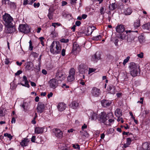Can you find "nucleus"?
Returning <instances> with one entry per match:
<instances>
[{"instance_id":"c9c22d12","label":"nucleus","mask_w":150,"mask_h":150,"mask_svg":"<svg viewBox=\"0 0 150 150\" xmlns=\"http://www.w3.org/2000/svg\"><path fill=\"white\" fill-rule=\"evenodd\" d=\"M134 26L135 28H137L140 26V20L139 19L137 20L134 24Z\"/></svg>"},{"instance_id":"79ce46f5","label":"nucleus","mask_w":150,"mask_h":150,"mask_svg":"<svg viewBox=\"0 0 150 150\" xmlns=\"http://www.w3.org/2000/svg\"><path fill=\"white\" fill-rule=\"evenodd\" d=\"M4 136L5 137H8V138H9L10 139H12V137L10 134H9L8 133H5L4 134Z\"/></svg>"},{"instance_id":"0e129e2a","label":"nucleus","mask_w":150,"mask_h":150,"mask_svg":"<svg viewBox=\"0 0 150 150\" xmlns=\"http://www.w3.org/2000/svg\"><path fill=\"white\" fill-rule=\"evenodd\" d=\"M5 63L6 64H8L10 62L9 60L7 59H6L5 61Z\"/></svg>"},{"instance_id":"b1692460","label":"nucleus","mask_w":150,"mask_h":150,"mask_svg":"<svg viewBox=\"0 0 150 150\" xmlns=\"http://www.w3.org/2000/svg\"><path fill=\"white\" fill-rule=\"evenodd\" d=\"M142 148L144 149L150 150V143L145 142L142 144Z\"/></svg>"},{"instance_id":"9d476101","label":"nucleus","mask_w":150,"mask_h":150,"mask_svg":"<svg viewBox=\"0 0 150 150\" xmlns=\"http://www.w3.org/2000/svg\"><path fill=\"white\" fill-rule=\"evenodd\" d=\"M45 107L44 104L42 103L38 102L37 108V112L38 113H41L44 110Z\"/></svg>"},{"instance_id":"2eb2a0df","label":"nucleus","mask_w":150,"mask_h":150,"mask_svg":"<svg viewBox=\"0 0 150 150\" xmlns=\"http://www.w3.org/2000/svg\"><path fill=\"white\" fill-rule=\"evenodd\" d=\"M65 75L64 73L61 71H58L56 74V77L60 80H63L64 79Z\"/></svg>"},{"instance_id":"a211bd4d","label":"nucleus","mask_w":150,"mask_h":150,"mask_svg":"<svg viewBox=\"0 0 150 150\" xmlns=\"http://www.w3.org/2000/svg\"><path fill=\"white\" fill-rule=\"evenodd\" d=\"M101 103L103 107H107L110 105L111 103V102L110 100H103L101 101Z\"/></svg>"},{"instance_id":"7c9ffc66","label":"nucleus","mask_w":150,"mask_h":150,"mask_svg":"<svg viewBox=\"0 0 150 150\" xmlns=\"http://www.w3.org/2000/svg\"><path fill=\"white\" fill-rule=\"evenodd\" d=\"M2 2L3 4H8L14 7L15 5L13 2H10L9 0H2Z\"/></svg>"},{"instance_id":"5fc2aeb1","label":"nucleus","mask_w":150,"mask_h":150,"mask_svg":"<svg viewBox=\"0 0 150 150\" xmlns=\"http://www.w3.org/2000/svg\"><path fill=\"white\" fill-rule=\"evenodd\" d=\"M137 56L140 58H142L143 57V54L142 52L137 54Z\"/></svg>"},{"instance_id":"09e8293b","label":"nucleus","mask_w":150,"mask_h":150,"mask_svg":"<svg viewBox=\"0 0 150 150\" xmlns=\"http://www.w3.org/2000/svg\"><path fill=\"white\" fill-rule=\"evenodd\" d=\"M33 6L35 8H38L40 6V4L39 2L37 3H34Z\"/></svg>"},{"instance_id":"680f3d73","label":"nucleus","mask_w":150,"mask_h":150,"mask_svg":"<svg viewBox=\"0 0 150 150\" xmlns=\"http://www.w3.org/2000/svg\"><path fill=\"white\" fill-rule=\"evenodd\" d=\"M30 82L31 85L32 86L35 87L36 86L35 83L33 82L30 81Z\"/></svg>"},{"instance_id":"f8f14e48","label":"nucleus","mask_w":150,"mask_h":150,"mask_svg":"<svg viewBox=\"0 0 150 150\" xmlns=\"http://www.w3.org/2000/svg\"><path fill=\"white\" fill-rule=\"evenodd\" d=\"M91 93L94 96L98 97L100 93V90L96 87H93L91 91Z\"/></svg>"},{"instance_id":"338daca9","label":"nucleus","mask_w":150,"mask_h":150,"mask_svg":"<svg viewBox=\"0 0 150 150\" xmlns=\"http://www.w3.org/2000/svg\"><path fill=\"white\" fill-rule=\"evenodd\" d=\"M42 73L44 75H46L47 74V71L45 69H43L42 70Z\"/></svg>"},{"instance_id":"a19ab883","label":"nucleus","mask_w":150,"mask_h":150,"mask_svg":"<svg viewBox=\"0 0 150 150\" xmlns=\"http://www.w3.org/2000/svg\"><path fill=\"white\" fill-rule=\"evenodd\" d=\"M126 36L125 35H124L122 34H120L119 37V38L122 40H124L126 39Z\"/></svg>"},{"instance_id":"1a4fd4ad","label":"nucleus","mask_w":150,"mask_h":150,"mask_svg":"<svg viewBox=\"0 0 150 150\" xmlns=\"http://www.w3.org/2000/svg\"><path fill=\"white\" fill-rule=\"evenodd\" d=\"M4 32L7 33H11L16 31L15 28L13 26V24L11 25L5 26Z\"/></svg>"},{"instance_id":"473e14b6","label":"nucleus","mask_w":150,"mask_h":150,"mask_svg":"<svg viewBox=\"0 0 150 150\" xmlns=\"http://www.w3.org/2000/svg\"><path fill=\"white\" fill-rule=\"evenodd\" d=\"M43 132V129L42 128L36 127L35 130V132L37 134H40Z\"/></svg>"},{"instance_id":"dca6fc26","label":"nucleus","mask_w":150,"mask_h":150,"mask_svg":"<svg viewBox=\"0 0 150 150\" xmlns=\"http://www.w3.org/2000/svg\"><path fill=\"white\" fill-rule=\"evenodd\" d=\"M125 30V28L124 25H117L116 28V30L119 33H121L123 32Z\"/></svg>"},{"instance_id":"c756f323","label":"nucleus","mask_w":150,"mask_h":150,"mask_svg":"<svg viewBox=\"0 0 150 150\" xmlns=\"http://www.w3.org/2000/svg\"><path fill=\"white\" fill-rule=\"evenodd\" d=\"M23 81L25 82V87H27L28 88H29L30 86V85L28 83V81L26 77L25 76H23Z\"/></svg>"},{"instance_id":"a878e982","label":"nucleus","mask_w":150,"mask_h":150,"mask_svg":"<svg viewBox=\"0 0 150 150\" xmlns=\"http://www.w3.org/2000/svg\"><path fill=\"white\" fill-rule=\"evenodd\" d=\"M115 115L117 117H120L122 115V111L120 109H117L115 111Z\"/></svg>"},{"instance_id":"c03bdc74","label":"nucleus","mask_w":150,"mask_h":150,"mask_svg":"<svg viewBox=\"0 0 150 150\" xmlns=\"http://www.w3.org/2000/svg\"><path fill=\"white\" fill-rule=\"evenodd\" d=\"M100 13L101 14H103L105 13L104 8L103 7H101L100 9Z\"/></svg>"},{"instance_id":"e433bc0d","label":"nucleus","mask_w":150,"mask_h":150,"mask_svg":"<svg viewBox=\"0 0 150 150\" xmlns=\"http://www.w3.org/2000/svg\"><path fill=\"white\" fill-rule=\"evenodd\" d=\"M101 37H102L100 35H99L93 37L92 39L93 40L98 41V40H100Z\"/></svg>"},{"instance_id":"69168bd1","label":"nucleus","mask_w":150,"mask_h":150,"mask_svg":"<svg viewBox=\"0 0 150 150\" xmlns=\"http://www.w3.org/2000/svg\"><path fill=\"white\" fill-rule=\"evenodd\" d=\"M35 136H32L31 139V141L33 142H35Z\"/></svg>"},{"instance_id":"7ed1b4c3","label":"nucleus","mask_w":150,"mask_h":150,"mask_svg":"<svg viewBox=\"0 0 150 150\" xmlns=\"http://www.w3.org/2000/svg\"><path fill=\"white\" fill-rule=\"evenodd\" d=\"M129 68L130 70L131 75L133 77L137 75L140 73L139 67L136 64L132 62L130 63Z\"/></svg>"},{"instance_id":"37998d69","label":"nucleus","mask_w":150,"mask_h":150,"mask_svg":"<svg viewBox=\"0 0 150 150\" xmlns=\"http://www.w3.org/2000/svg\"><path fill=\"white\" fill-rule=\"evenodd\" d=\"M68 39H65L64 38H62L60 40V41L62 42L67 43L69 41Z\"/></svg>"},{"instance_id":"f704fd0d","label":"nucleus","mask_w":150,"mask_h":150,"mask_svg":"<svg viewBox=\"0 0 150 150\" xmlns=\"http://www.w3.org/2000/svg\"><path fill=\"white\" fill-rule=\"evenodd\" d=\"M143 28L146 30L150 29V23H147L144 24L142 26Z\"/></svg>"},{"instance_id":"774afa93","label":"nucleus","mask_w":150,"mask_h":150,"mask_svg":"<svg viewBox=\"0 0 150 150\" xmlns=\"http://www.w3.org/2000/svg\"><path fill=\"white\" fill-rule=\"evenodd\" d=\"M67 4V2L65 1H63L62 2V6H64L66 5Z\"/></svg>"},{"instance_id":"4468645a","label":"nucleus","mask_w":150,"mask_h":150,"mask_svg":"<svg viewBox=\"0 0 150 150\" xmlns=\"http://www.w3.org/2000/svg\"><path fill=\"white\" fill-rule=\"evenodd\" d=\"M80 50V47L79 45L76 43H74L73 44V48L72 50V52L74 54L79 52Z\"/></svg>"},{"instance_id":"6e6552de","label":"nucleus","mask_w":150,"mask_h":150,"mask_svg":"<svg viewBox=\"0 0 150 150\" xmlns=\"http://www.w3.org/2000/svg\"><path fill=\"white\" fill-rule=\"evenodd\" d=\"M50 87L52 88H55L58 86V82L57 80L55 79H51L49 82Z\"/></svg>"},{"instance_id":"393cba45","label":"nucleus","mask_w":150,"mask_h":150,"mask_svg":"<svg viewBox=\"0 0 150 150\" xmlns=\"http://www.w3.org/2000/svg\"><path fill=\"white\" fill-rule=\"evenodd\" d=\"M90 117V119L91 118V120H93L96 119H97L98 116L96 113L93 111H91Z\"/></svg>"},{"instance_id":"c85d7f7f","label":"nucleus","mask_w":150,"mask_h":150,"mask_svg":"<svg viewBox=\"0 0 150 150\" xmlns=\"http://www.w3.org/2000/svg\"><path fill=\"white\" fill-rule=\"evenodd\" d=\"M35 1V0H24L23 5H26L27 4L31 5Z\"/></svg>"},{"instance_id":"412c9836","label":"nucleus","mask_w":150,"mask_h":150,"mask_svg":"<svg viewBox=\"0 0 150 150\" xmlns=\"http://www.w3.org/2000/svg\"><path fill=\"white\" fill-rule=\"evenodd\" d=\"M132 140L130 137L127 138L126 139V142L123 145V147L125 148H126L129 147V146L131 144V142Z\"/></svg>"},{"instance_id":"cd10ccee","label":"nucleus","mask_w":150,"mask_h":150,"mask_svg":"<svg viewBox=\"0 0 150 150\" xmlns=\"http://www.w3.org/2000/svg\"><path fill=\"white\" fill-rule=\"evenodd\" d=\"M117 4L115 3L110 4L109 6V8L110 11H113L117 7Z\"/></svg>"},{"instance_id":"9b49d317","label":"nucleus","mask_w":150,"mask_h":150,"mask_svg":"<svg viewBox=\"0 0 150 150\" xmlns=\"http://www.w3.org/2000/svg\"><path fill=\"white\" fill-rule=\"evenodd\" d=\"M53 132L55 136L57 138H62L63 137V133L60 129H55L53 130Z\"/></svg>"},{"instance_id":"bf43d9fd","label":"nucleus","mask_w":150,"mask_h":150,"mask_svg":"<svg viewBox=\"0 0 150 150\" xmlns=\"http://www.w3.org/2000/svg\"><path fill=\"white\" fill-rule=\"evenodd\" d=\"M77 0H71V4H74L76 3Z\"/></svg>"},{"instance_id":"f3484780","label":"nucleus","mask_w":150,"mask_h":150,"mask_svg":"<svg viewBox=\"0 0 150 150\" xmlns=\"http://www.w3.org/2000/svg\"><path fill=\"white\" fill-rule=\"evenodd\" d=\"M66 107L65 104L63 103H60L58 104L57 108L59 111H62L65 110Z\"/></svg>"},{"instance_id":"6ab92c4d","label":"nucleus","mask_w":150,"mask_h":150,"mask_svg":"<svg viewBox=\"0 0 150 150\" xmlns=\"http://www.w3.org/2000/svg\"><path fill=\"white\" fill-rule=\"evenodd\" d=\"M108 90L112 94H114L116 92L115 87L112 85H110L108 88Z\"/></svg>"},{"instance_id":"603ef678","label":"nucleus","mask_w":150,"mask_h":150,"mask_svg":"<svg viewBox=\"0 0 150 150\" xmlns=\"http://www.w3.org/2000/svg\"><path fill=\"white\" fill-rule=\"evenodd\" d=\"M21 106L24 109V110L25 112L27 110V108H25V105L24 104V103L23 104L21 105Z\"/></svg>"},{"instance_id":"4d7b16f0","label":"nucleus","mask_w":150,"mask_h":150,"mask_svg":"<svg viewBox=\"0 0 150 150\" xmlns=\"http://www.w3.org/2000/svg\"><path fill=\"white\" fill-rule=\"evenodd\" d=\"M62 87L64 88H68L69 87V86L66 85V84L65 83H64L62 85Z\"/></svg>"},{"instance_id":"0eeeda50","label":"nucleus","mask_w":150,"mask_h":150,"mask_svg":"<svg viewBox=\"0 0 150 150\" xmlns=\"http://www.w3.org/2000/svg\"><path fill=\"white\" fill-rule=\"evenodd\" d=\"M79 70L80 73L81 74H87L88 71L87 68L83 64H81L79 65Z\"/></svg>"},{"instance_id":"39448f33","label":"nucleus","mask_w":150,"mask_h":150,"mask_svg":"<svg viewBox=\"0 0 150 150\" xmlns=\"http://www.w3.org/2000/svg\"><path fill=\"white\" fill-rule=\"evenodd\" d=\"M19 30L24 33H28L30 32V28L27 24H21L19 25Z\"/></svg>"},{"instance_id":"a18cd8bd","label":"nucleus","mask_w":150,"mask_h":150,"mask_svg":"<svg viewBox=\"0 0 150 150\" xmlns=\"http://www.w3.org/2000/svg\"><path fill=\"white\" fill-rule=\"evenodd\" d=\"M39 39L40 40L41 44L43 46H44V42L43 41V40L44 39V38L42 37H40L39 38Z\"/></svg>"},{"instance_id":"6e6d98bb","label":"nucleus","mask_w":150,"mask_h":150,"mask_svg":"<svg viewBox=\"0 0 150 150\" xmlns=\"http://www.w3.org/2000/svg\"><path fill=\"white\" fill-rule=\"evenodd\" d=\"M143 38L142 36H140L138 38V39L139 40V41L140 43H141L142 42V38Z\"/></svg>"},{"instance_id":"4c0bfd02","label":"nucleus","mask_w":150,"mask_h":150,"mask_svg":"<svg viewBox=\"0 0 150 150\" xmlns=\"http://www.w3.org/2000/svg\"><path fill=\"white\" fill-rule=\"evenodd\" d=\"M72 147L75 149H77L78 150L80 149L79 145L77 144H72Z\"/></svg>"},{"instance_id":"bb28decb","label":"nucleus","mask_w":150,"mask_h":150,"mask_svg":"<svg viewBox=\"0 0 150 150\" xmlns=\"http://www.w3.org/2000/svg\"><path fill=\"white\" fill-rule=\"evenodd\" d=\"M29 141V140L28 139H24L20 143V144L23 147L26 146Z\"/></svg>"},{"instance_id":"f03ea898","label":"nucleus","mask_w":150,"mask_h":150,"mask_svg":"<svg viewBox=\"0 0 150 150\" xmlns=\"http://www.w3.org/2000/svg\"><path fill=\"white\" fill-rule=\"evenodd\" d=\"M50 48V52L53 54H56L61 52L62 47L59 42L58 41H53Z\"/></svg>"},{"instance_id":"4be33fe9","label":"nucleus","mask_w":150,"mask_h":150,"mask_svg":"<svg viewBox=\"0 0 150 150\" xmlns=\"http://www.w3.org/2000/svg\"><path fill=\"white\" fill-rule=\"evenodd\" d=\"M26 66L25 68L26 69L28 70H30L33 68V63L30 62H27L26 64Z\"/></svg>"},{"instance_id":"864d4df0","label":"nucleus","mask_w":150,"mask_h":150,"mask_svg":"<svg viewBox=\"0 0 150 150\" xmlns=\"http://www.w3.org/2000/svg\"><path fill=\"white\" fill-rule=\"evenodd\" d=\"M22 73V71L21 70H18L15 74L16 76H18Z\"/></svg>"},{"instance_id":"3c124183","label":"nucleus","mask_w":150,"mask_h":150,"mask_svg":"<svg viewBox=\"0 0 150 150\" xmlns=\"http://www.w3.org/2000/svg\"><path fill=\"white\" fill-rule=\"evenodd\" d=\"M61 54L63 56H64L65 55V50L64 49H63L61 51Z\"/></svg>"},{"instance_id":"052dcab7","label":"nucleus","mask_w":150,"mask_h":150,"mask_svg":"<svg viewBox=\"0 0 150 150\" xmlns=\"http://www.w3.org/2000/svg\"><path fill=\"white\" fill-rule=\"evenodd\" d=\"M87 127V125L85 124H84L83 126H82L81 127V129L82 130H83L84 129H86Z\"/></svg>"},{"instance_id":"5701e85b","label":"nucleus","mask_w":150,"mask_h":150,"mask_svg":"<svg viewBox=\"0 0 150 150\" xmlns=\"http://www.w3.org/2000/svg\"><path fill=\"white\" fill-rule=\"evenodd\" d=\"M132 10L130 8H125L124 11V13L125 15H130L132 12Z\"/></svg>"},{"instance_id":"f257e3e1","label":"nucleus","mask_w":150,"mask_h":150,"mask_svg":"<svg viewBox=\"0 0 150 150\" xmlns=\"http://www.w3.org/2000/svg\"><path fill=\"white\" fill-rule=\"evenodd\" d=\"M97 119L99 123L108 126H111L115 121L112 113L107 114L104 112H101L98 115Z\"/></svg>"},{"instance_id":"20e7f679","label":"nucleus","mask_w":150,"mask_h":150,"mask_svg":"<svg viewBox=\"0 0 150 150\" xmlns=\"http://www.w3.org/2000/svg\"><path fill=\"white\" fill-rule=\"evenodd\" d=\"M3 23L5 26L11 25L13 24V19L10 15L5 13L3 16Z\"/></svg>"},{"instance_id":"72a5a7b5","label":"nucleus","mask_w":150,"mask_h":150,"mask_svg":"<svg viewBox=\"0 0 150 150\" xmlns=\"http://www.w3.org/2000/svg\"><path fill=\"white\" fill-rule=\"evenodd\" d=\"M100 55L99 52H97L94 54L93 58L96 60H99L100 58Z\"/></svg>"},{"instance_id":"2f4dec72","label":"nucleus","mask_w":150,"mask_h":150,"mask_svg":"<svg viewBox=\"0 0 150 150\" xmlns=\"http://www.w3.org/2000/svg\"><path fill=\"white\" fill-rule=\"evenodd\" d=\"M72 108L74 109H76L79 106V103H78L76 102H73L71 104Z\"/></svg>"},{"instance_id":"e2e57ef3","label":"nucleus","mask_w":150,"mask_h":150,"mask_svg":"<svg viewBox=\"0 0 150 150\" xmlns=\"http://www.w3.org/2000/svg\"><path fill=\"white\" fill-rule=\"evenodd\" d=\"M53 93L52 92H50L47 95V97L48 98H50V97H52L53 95Z\"/></svg>"},{"instance_id":"aec40b11","label":"nucleus","mask_w":150,"mask_h":150,"mask_svg":"<svg viewBox=\"0 0 150 150\" xmlns=\"http://www.w3.org/2000/svg\"><path fill=\"white\" fill-rule=\"evenodd\" d=\"M96 29V27L94 26H89L87 28V35H90L92 33L93 30Z\"/></svg>"},{"instance_id":"58836bf2","label":"nucleus","mask_w":150,"mask_h":150,"mask_svg":"<svg viewBox=\"0 0 150 150\" xmlns=\"http://www.w3.org/2000/svg\"><path fill=\"white\" fill-rule=\"evenodd\" d=\"M53 16V14L52 12L49 11L48 14L47 15L49 18L50 19H52V16Z\"/></svg>"},{"instance_id":"ea45409f","label":"nucleus","mask_w":150,"mask_h":150,"mask_svg":"<svg viewBox=\"0 0 150 150\" xmlns=\"http://www.w3.org/2000/svg\"><path fill=\"white\" fill-rule=\"evenodd\" d=\"M130 58V57L129 56H128L123 61V64L124 65H125L127 63L129 60Z\"/></svg>"},{"instance_id":"49530a36","label":"nucleus","mask_w":150,"mask_h":150,"mask_svg":"<svg viewBox=\"0 0 150 150\" xmlns=\"http://www.w3.org/2000/svg\"><path fill=\"white\" fill-rule=\"evenodd\" d=\"M51 35H52V37L53 38L56 37L57 35V34L54 31H52L51 33Z\"/></svg>"},{"instance_id":"423d86ee","label":"nucleus","mask_w":150,"mask_h":150,"mask_svg":"<svg viewBox=\"0 0 150 150\" xmlns=\"http://www.w3.org/2000/svg\"><path fill=\"white\" fill-rule=\"evenodd\" d=\"M75 70L74 68L71 69L69 72V75L67 77L68 81L69 82L73 81L75 79Z\"/></svg>"},{"instance_id":"8fccbe9b","label":"nucleus","mask_w":150,"mask_h":150,"mask_svg":"<svg viewBox=\"0 0 150 150\" xmlns=\"http://www.w3.org/2000/svg\"><path fill=\"white\" fill-rule=\"evenodd\" d=\"M79 83L82 85H84L85 84V83L84 81L82 79H81L79 81Z\"/></svg>"},{"instance_id":"13d9d810","label":"nucleus","mask_w":150,"mask_h":150,"mask_svg":"<svg viewBox=\"0 0 150 150\" xmlns=\"http://www.w3.org/2000/svg\"><path fill=\"white\" fill-rule=\"evenodd\" d=\"M81 24V22L79 21H77L75 23V25L77 26H79Z\"/></svg>"},{"instance_id":"de8ad7c7","label":"nucleus","mask_w":150,"mask_h":150,"mask_svg":"<svg viewBox=\"0 0 150 150\" xmlns=\"http://www.w3.org/2000/svg\"><path fill=\"white\" fill-rule=\"evenodd\" d=\"M29 49L30 50H33V47L32 45V43L31 40H30L29 42Z\"/></svg>"},{"instance_id":"ddd939ff","label":"nucleus","mask_w":150,"mask_h":150,"mask_svg":"<svg viewBox=\"0 0 150 150\" xmlns=\"http://www.w3.org/2000/svg\"><path fill=\"white\" fill-rule=\"evenodd\" d=\"M138 39L137 37L135 36L133 34L131 33L127 37V41L129 42H132L135 41Z\"/></svg>"}]
</instances>
